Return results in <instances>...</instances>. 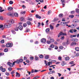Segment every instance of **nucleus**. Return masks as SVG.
<instances>
[{
  "instance_id": "obj_1",
  "label": "nucleus",
  "mask_w": 79,
  "mask_h": 79,
  "mask_svg": "<svg viewBox=\"0 0 79 79\" xmlns=\"http://www.w3.org/2000/svg\"><path fill=\"white\" fill-rule=\"evenodd\" d=\"M11 26V25L9 23H5L4 25V28H9Z\"/></svg>"
},
{
  "instance_id": "obj_2",
  "label": "nucleus",
  "mask_w": 79,
  "mask_h": 79,
  "mask_svg": "<svg viewBox=\"0 0 79 79\" xmlns=\"http://www.w3.org/2000/svg\"><path fill=\"white\" fill-rule=\"evenodd\" d=\"M8 14V15H9V16H15V17H18V13H12L10 14Z\"/></svg>"
},
{
  "instance_id": "obj_3",
  "label": "nucleus",
  "mask_w": 79,
  "mask_h": 79,
  "mask_svg": "<svg viewBox=\"0 0 79 79\" xmlns=\"http://www.w3.org/2000/svg\"><path fill=\"white\" fill-rule=\"evenodd\" d=\"M13 46V43H7L6 45V47H11Z\"/></svg>"
},
{
  "instance_id": "obj_4",
  "label": "nucleus",
  "mask_w": 79,
  "mask_h": 79,
  "mask_svg": "<svg viewBox=\"0 0 79 79\" xmlns=\"http://www.w3.org/2000/svg\"><path fill=\"white\" fill-rule=\"evenodd\" d=\"M67 34L66 33H63L62 32H60V33L58 35V37H60V35H66Z\"/></svg>"
},
{
  "instance_id": "obj_5",
  "label": "nucleus",
  "mask_w": 79,
  "mask_h": 79,
  "mask_svg": "<svg viewBox=\"0 0 79 79\" xmlns=\"http://www.w3.org/2000/svg\"><path fill=\"white\" fill-rule=\"evenodd\" d=\"M48 40H49L51 41V43H53L54 42L55 40L53 38H51L50 37H49L48 38Z\"/></svg>"
},
{
  "instance_id": "obj_6",
  "label": "nucleus",
  "mask_w": 79,
  "mask_h": 79,
  "mask_svg": "<svg viewBox=\"0 0 79 79\" xmlns=\"http://www.w3.org/2000/svg\"><path fill=\"white\" fill-rule=\"evenodd\" d=\"M79 20L77 19H73L72 21V22L73 23H79Z\"/></svg>"
},
{
  "instance_id": "obj_7",
  "label": "nucleus",
  "mask_w": 79,
  "mask_h": 79,
  "mask_svg": "<svg viewBox=\"0 0 79 79\" xmlns=\"http://www.w3.org/2000/svg\"><path fill=\"white\" fill-rule=\"evenodd\" d=\"M69 44V39L67 40V42H64L63 43V45H66V44H67V45H68V44Z\"/></svg>"
},
{
  "instance_id": "obj_8",
  "label": "nucleus",
  "mask_w": 79,
  "mask_h": 79,
  "mask_svg": "<svg viewBox=\"0 0 79 79\" xmlns=\"http://www.w3.org/2000/svg\"><path fill=\"white\" fill-rule=\"evenodd\" d=\"M9 23L10 24H11H11H13L14 23V20L13 19L10 20L9 21Z\"/></svg>"
},
{
  "instance_id": "obj_9",
  "label": "nucleus",
  "mask_w": 79,
  "mask_h": 79,
  "mask_svg": "<svg viewBox=\"0 0 79 79\" xmlns=\"http://www.w3.org/2000/svg\"><path fill=\"white\" fill-rule=\"evenodd\" d=\"M41 41L42 43H45L46 42V39L45 38H43L41 40Z\"/></svg>"
},
{
  "instance_id": "obj_10",
  "label": "nucleus",
  "mask_w": 79,
  "mask_h": 79,
  "mask_svg": "<svg viewBox=\"0 0 79 79\" xmlns=\"http://www.w3.org/2000/svg\"><path fill=\"white\" fill-rule=\"evenodd\" d=\"M44 58L46 60H48L49 58V55H45L44 56Z\"/></svg>"
},
{
  "instance_id": "obj_11",
  "label": "nucleus",
  "mask_w": 79,
  "mask_h": 79,
  "mask_svg": "<svg viewBox=\"0 0 79 79\" xmlns=\"http://www.w3.org/2000/svg\"><path fill=\"white\" fill-rule=\"evenodd\" d=\"M15 63H17V64H19V63L20 62L19 60H17L16 61H15L14 62H13V64H14V65H15Z\"/></svg>"
},
{
  "instance_id": "obj_12",
  "label": "nucleus",
  "mask_w": 79,
  "mask_h": 79,
  "mask_svg": "<svg viewBox=\"0 0 79 79\" xmlns=\"http://www.w3.org/2000/svg\"><path fill=\"white\" fill-rule=\"evenodd\" d=\"M35 16L36 18H38V19H40L41 18V17H40V16H39L38 15H36Z\"/></svg>"
},
{
  "instance_id": "obj_13",
  "label": "nucleus",
  "mask_w": 79,
  "mask_h": 79,
  "mask_svg": "<svg viewBox=\"0 0 79 79\" xmlns=\"http://www.w3.org/2000/svg\"><path fill=\"white\" fill-rule=\"evenodd\" d=\"M20 74L19 73H18V72H16V77H20Z\"/></svg>"
},
{
  "instance_id": "obj_14",
  "label": "nucleus",
  "mask_w": 79,
  "mask_h": 79,
  "mask_svg": "<svg viewBox=\"0 0 79 79\" xmlns=\"http://www.w3.org/2000/svg\"><path fill=\"white\" fill-rule=\"evenodd\" d=\"M76 45V43L73 42H72L71 44V46H73V45Z\"/></svg>"
},
{
  "instance_id": "obj_15",
  "label": "nucleus",
  "mask_w": 79,
  "mask_h": 79,
  "mask_svg": "<svg viewBox=\"0 0 79 79\" xmlns=\"http://www.w3.org/2000/svg\"><path fill=\"white\" fill-rule=\"evenodd\" d=\"M65 60L66 61H69V57H66L65 58Z\"/></svg>"
},
{
  "instance_id": "obj_16",
  "label": "nucleus",
  "mask_w": 79,
  "mask_h": 79,
  "mask_svg": "<svg viewBox=\"0 0 79 79\" xmlns=\"http://www.w3.org/2000/svg\"><path fill=\"white\" fill-rule=\"evenodd\" d=\"M62 3L63 4L62 5L64 6L65 5V4H64V3H65V2H64V0H61Z\"/></svg>"
},
{
  "instance_id": "obj_17",
  "label": "nucleus",
  "mask_w": 79,
  "mask_h": 79,
  "mask_svg": "<svg viewBox=\"0 0 79 79\" xmlns=\"http://www.w3.org/2000/svg\"><path fill=\"white\" fill-rule=\"evenodd\" d=\"M45 31L46 32H50V28H47L46 29Z\"/></svg>"
},
{
  "instance_id": "obj_18",
  "label": "nucleus",
  "mask_w": 79,
  "mask_h": 79,
  "mask_svg": "<svg viewBox=\"0 0 79 79\" xmlns=\"http://www.w3.org/2000/svg\"><path fill=\"white\" fill-rule=\"evenodd\" d=\"M12 9H13V8L11 7H9L8 8V10H9V11L12 10Z\"/></svg>"
},
{
  "instance_id": "obj_19",
  "label": "nucleus",
  "mask_w": 79,
  "mask_h": 79,
  "mask_svg": "<svg viewBox=\"0 0 79 79\" xmlns=\"http://www.w3.org/2000/svg\"><path fill=\"white\" fill-rule=\"evenodd\" d=\"M50 47L51 48H54V47H55V46L53 44H51L50 45Z\"/></svg>"
},
{
  "instance_id": "obj_20",
  "label": "nucleus",
  "mask_w": 79,
  "mask_h": 79,
  "mask_svg": "<svg viewBox=\"0 0 79 79\" xmlns=\"http://www.w3.org/2000/svg\"><path fill=\"white\" fill-rule=\"evenodd\" d=\"M69 18H73L74 17V16L73 15H70L69 16Z\"/></svg>"
},
{
  "instance_id": "obj_21",
  "label": "nucleus",
  "mask_w": 79,
  "mask_h": 79,
  "mask_svg": "<svg viewBox=\"0 0 79 79\" xmlns=\"http://www.w3.org/2000/svg\"><path fill=\"white\" fill-rule=\"evenodd\" d=\"M55 71H52L50 72L49 73V74H52V73H55Z\"/></svg>"
},
{
  "instance_id": "obj_22",
  "label": "nucleus",
  "mask_w": 79,
  "mask_h": 79,
  "mask_svg": "<svg viewBox=\"0 0 79 79\" xmlns=\"http://www.w3.org/2000/svg\"><path fill=\"white\" fill-rule=\"evenodd\" d=\"M76 37V35H70L71 38H73V37Z\"/></svg>"
},
{
  "instance_id": "obj_23",
  "label": "nucleus",
  "mask_w": 79,
  "mask_h": 79,
  "mask_svg": "<svg viewBox=\"0 0 79 79\" xmlns=\"http://www.w3.org/2000/svg\"><path fill=\"white\" fill-rule=\"evenodd\" d=\"M59 17H60V18H62V17H63V15L62 14H60L59 15Z\"/></svg>"
},
{
  "instance_id": "obj_24",
  "label": "nucleus",
  "mask_w": 79,
  "mask_h": 79,
  "mask_svg": "<svg viewBox=\"0 0 79 79\" xmlns=\"http://www.w3.org/2000/svg\"><path fill=\"white\" fill-rule=\"evenodd\" d=\"M19 29H23V26H19V27H18Z\"/></svg>"
},
{
  "instance_id": "obj_25",
  "label": "nucleus",
  "mask_w": 79,
  "mask_h": 79,
  "mask_svg": "<svg viewBox=\"0 0 79 79\" xmlns=\"http://www.w3.org/2000/svg\"><path fill=\"white\" fill-rule=\"evenodd\" d=\"M2 72H5V71H6V69H5V68L2 69Z\"/></svg>"
},
{
  "instance_id": "obj_26",
  "label": "nucleus",
  "mask_w": 79,
  "mask_h": 79,
  "mask_svg": "<svg viewBox=\"0 0 79 79\" xmlns=\"http://www.w3.org/2000/svg\"><path fill=\"white\" fill-rule=\"evenodd\" d=\"M14 65H14V64H13V63H10V65H9V66L10 67H13V66Z\"/></svg>"
},
{
  "instance_id": "obj_27",
  "label": "nucleus",
  "mask_w": 79,
  "mask_h": 79,
  "mask_svg": "<svg viewBox=\"0 0 79 79\" xmlns=\"http://www.w3.org/2000/svg\"><path fill=\"white\" fill-rule=\"evenodd\" d=\"M27 24H28V25H31V23L30 21H28L27 22Z\"/></svg>"
},
{
  "instance_id": "obj_28",
  "label": "nucleus",
  "mask_w": 79,
  "mask_h": 79,
  "mask_svg": "<svg viewBox=\"0 0 79 79\" xmlns=\"http://www.w3.org/2000/svg\"><path fill=\"white\" fill-rule=\"evenodd\" d=\"M25 13H26L25 11H22L21 12L20 14L21 15H24V14H25Z\"/></svg>"
},
{
  "instance_id": "obj_29",
  "label": "nucleus",
  "mask_w": 79,
  "mask_h": 79,
  "mask_svg": "<svg viewBox=\"0 0 79 79\" xmlns=\"http://www.w3.org/2000/svg\"><path fill=\"white\" fill-rule=\"evenodd\" d=\"M47 43L48 44H51V41H50H50H48V40L47 41Z\"/></svg>"
},
{
  "instance_id": "obj_30",
  "label": "nucleus",
  "mask_w": 79,
  "mask_h": 79,
  "mask_svg": "<svg viewBox=\"0 0 79 79\" xmlns=\"http://www.w3.org/2000/svg\"><path fill=\"white\" fill-rule=\"evenodd\" d=\"M51 13H52V11H51V10H49L48 12V15H50V14H51Z\"/></svg>"
},
{
  "instance_id": "obj_31",
  "label": "nucleus",
  "mask_w": 79,
  "mask_h": 79,
  "mask_svg": "<svg viewBox=\"0 0 79 79\" xmlns=\"http://www.w3.org/2000/svg\"><path fill=\"white\" fill-rule=\"evenodd\" d=\"M19 29V28L18 27H16L15 28V31H18Z\"/></svg>"
},
{
  "instance_id": "obj_32",
  "label": "nucleus",
  "mask_w": 79,
  "mask_h": 79,
  "mask_svg": "<svg viewBox=\"0 0 79 79\" xmlns=\"http://www.w3.org/2000/svg\"><path fill=\"white\" fill-rule=\"evenodd\" d=\"M41 24V23H40V22H39L38 23V25L37 26V27H40V26Z\"/></svg>"
},
{
  "instance_id": "obj_33",
  "label": "nucleus",
  "mask_w": 79,
  "mask_h": 79,
  "mask_svg": "<svg viewBox=\"0 0 79 79\" xmlns=\"http://www.w3.org/2000/svg\"><path fill=\"white\" fill-rule=\"evenodd\" d=\"M76 11L77 13H79V9H76Z\"/></svg>"
},
{
  "instance_id": "obj_34",
  "label": "nucleus",
  "mask_w": 79,
  "mask_h": 79,
  "mask_svg": "<svg viewBox=\"0 0 79 79\" xmlns=\"http://www.w3.org/2000/svg\"><path fill=\"white\" fill-rule=\"evenodd\" d=\"M69 32H70V33H73V29H71L70 30Z\"/></svg>"
},
{
  "instance_id": "obj_35",
  "label": "nucleus",
  "mask_w": 79,
  "mask_h": 79,
  "mask_svg": "<svg viewBox=\"0 0 79 79\" xmlns=\"http://www.w3.org/2000/svg\"><path fill=\"white\" fill-rule=\"evenodd\" d=\"M9 3L10 4V5H12V4H13V2L11 1H10L9 2Z\"/></svg>"
},
{
  "instance_id": "obj_36",
  "label": "nucleus",
  "mask_w": 79,
  "mask_h": 79,
  "mask_svg": "<svg viewBox=\"0 0 79 79\" xmlns=\"http://www.w3.org/2000/svg\"><path fill=\"white\" fill-rule=\"evenodd\" d=\"M50 28L51 30L53 29V26H52V25H50Z\"/></svg>"
},
{
  "instance_id": "obj_37",
  "label": "nucleus",
  "mask_w": 79,
  "mask_h": 79,
  "mask_svg": "<svg viewBox=\"0 0 79 79\" xmlns=\"http://www.w3.org/2000/svg\"><path fill=\"white\" fill-rule=\"evenodd\" d=\"M23 27H26L27 26V24L24 23L23 24Z\"/></svg>"
},
{
  "instance_id": "obj_38",
  "label": "nucleus",
  "mask_w": 79,
  "mask_h": 79,
  "mask_svg": "<svg viewBox=\"0 0 79 79\" xmlns=\"http://www.w3.org/2000/svg\"><path fill=\"white\" fill-rule=\"evenodd\" d=\"M40 58H44V56H43L42 55H40Z\"/></svg>"
},
{
  "instance_id": "obj_39",
  "label": "nucleus",
  "mask_w": 79,
  "mask_h": 79,
  "mask_svg": "<svg viewBox=\"0 0 79 79\" xmlns=\"http://www.w3.org/2000/svg\"><path fill=\"white\" fill-rule=\"evenodd\" d=\"M4 42H5V41L4 40H2L1 41V44H3V43H4Z\"/></svg>"
},
{
  "instance_id": "obj_40",
  "label": "nucleus",
  "mask_w": 79,
  "mask_h": 79,
  "mask_svg": "<svg viewBox=\"0 0 79 79\" xmlns=\"http://www.w3.org/2000/svg\"><path fill=\"white\" fill-rule=\"evenodd\" d=\"M24 19L23 17H21L20 19V21H24Z\"/></svg>"
},
{
  "instance_id": "obj_41",
  "label": "nucleus",
  "mask_w": 79,
  "mask_h": 79,
  "mask_svg": "<svg viewBox=\"0 0 79 79\" xmlns=\"http://www.w3.org/2000/svg\"><path fill=\"white\" fill-rule=\"evenodd\" d=\"M30 60H33L34 59V57H32V56L30 57Z\"/></svg>"
},
{
  "instance_id": "obj_42",
  "label": "nucleus",
  "mask_w": 79,
  "mask_h": 79,
  "mask_svg": "<svg viewBox=\"0 0 79 79\" xmlns=\"http://www.w3.org/2000/svg\"><path fill=\"white\" fill-rule=\"evenodd\" d=\"M8 48H6L4 49V52H8Z\"/></svg>"
},
{
  "instance_id": "obj_43",
  "label": "nucleus",
  "mask_w": 79,
  "mask_h": 79,
  "mask_svg": "<svg viewBox=\"0 0 79 79\" xmlns=\"http://www.w3.org/2000/svg\"><path fill=\"white\" fill-rule=\"evenodd\" d=\"M69 64H74V62L73 61H72L69 62Z\"/></svg>"
},
{
  "instance_id": "obj_44",
  "label": "nucleus",
  "mask_w": 79,
  "mask_h": 79,
  "mask_svg": "<svg viewBox=\"0 0 79 79\" xmlns=\"http://www.w3.org/2000/svg\"><path fill=\"white\" fill-rule=\"evenodd\" d=\"M75 50L76 51H79V48H75Z\"/></svg>"
},
{
  "instance_id": "obj_45",
  "label": "nucleus",
  "mask_w": 79,
  "mask_h": 79,
  "mask_svg": "<svg viewBox=\"0 0 79 79\" xmlns=\"http://www.w3.org/2000/svg\"><path fill=\"white\" fill-rule=\"evenodd\" d=\"M64 36H63L61 37V38H60V39H61V40H64Z\"/></svg>"
},
{
  "instance_id": "obj_46",
  "label": "nucleus",
  "mask_w": 79,
  "mask_h": 79,
  "mask_svg": "<svg viewBox=\"0 0 79 79\" xmlns=\"http://www.w3.org/2000/svg\"><path fill=\"white\" fill-rule=\"evenodd\" d=\"M15 73V71L14 70L12 72H11V74L13 75V74Z\"/></svg>"
},
{
  "instance_id": "obj_47",
  "label": "nucleus",
  "mask_w": 79,
  "mask_h": 79,
  "mask_svg": "<svg viewBox=\"0 0 79 79\" xmlns=\"http://www.w3.org/2000/svg\"><path fill=\"white\" fill-rule=\"evenodd\" d=\"M59 48H60V49H61V50H62V49L63 48V46H60L59 47Z\"/></svg>"
},
{
  "instance_id": "obj_48",
  "label": "nucleus",
  "mask_w": 79,
  "mask_h": 79,
  "mask_svg": "<svg viewBox=\"0 0 79 79\" xmlns=\"http://www.w3.org/2000/svg\"><path fill=\"white\" fill-rule=\"evenodd\" d=\"M23 61V60L22 59H20L19 60V61L20 63H22V62Z\"/></svg>"
},
{
  "instance_id": "obj_49",
  "label": "nucleus",
  "mask_w": 79,
  "mask_h": 79,
  "mask_svg": "<svg viewBox=\"0 0 79 79\" xmlns=\"http://www.w3.org/2000/svg\"><path fill=\"white\" fill-rule=\"evenodd\" d=\"M8 70H9V71H11V70H12V68H8Z\"/></svg>"
},
{
  "instance_id": "obj_50",
  "label": "nucleus",
  "mask_w": 79,
  "mask_h": 79,
  "mask_svg": "<svg viewBox=\"0 0 79 79\" xmlns=\"http://www.w3.org/2000/svg\"><path fill=\"white\" fill-rule=\"evenodd\" d=\"M29 29H27L26 30V31H25V32H29Z\"/></svg>"
},
{
  "instance_id": "obj_51",
  "label": "nucleus",
  "mask_w": 79,
  "mask_h": 79,
  "mask_svg": "<svg viewBox=\"0 0 79 79\" xmlns=\"http://www.w3.org/2000/svg\"><path fill=\"white\" fill-rule=\"evenodd\" d=\"M11 32L14 34H16V33L15 32L14 30H12Z\"/></svg>"
},
{
  "instance_id": "obj_52",
  "label": "nucleus",
  "mask_w": 79,
  "mask_h": 79,
  "mask_svg": "<svg viewBox=\"0 0 79 79\" xmlns=\"http://www.w3.org/2000/svg\"><path fill=\"white\" fill-rule=\"evenodd\" d=\"M5 74L6 75V76H9V75H10V74L8 72H6Z\"/></svg>"
},
{
  "instance_id": "obj_53",
  "label": "nucleus",
  "mask_w": 79,
  "mask_h": 79,
  "mask_svg": "<svg viewBox=\"0 0 79 79\" xmlns=\"http://www.w3.org/2000/svg\"><path fill=\"white\" fill-rule=\"evenodd\" d=\"M52 63L50 62H48V66H50V65L52 64Z\"/></svg>"
},
{
  "instance_id": "obj_54",
  "label": "nucleus",
  "mask_w": 79,
  "mask_h": 79,
  "mask_svg": "<svg viewBox=\"0 0 79 79\" xmlns=\"http://www.w3.org/2000/svg\"><path fill=\"white\" fill-rule=\"evenodd\" d=\"M26 62L27 63H30V61H29V60H27L26 61Z\"/></svg>"
},
{
  "instance_id": "obj_55",
  "label": "nucleus",
  "mask_w": 79,
  "mask_h": 79,
  "mask_svg": "<svg viewBox=\"0 0 79 79\" xmlns=\"http://www.w3.org/2000/svg\"><path fill=\"white\" fill-rule=\"evenodd\" d=\"M74 11H73L71 12V15H73V14H74Z\"/></svg>"
},
{
  "instance_id": "obj_56",
  "label": "nucleus",
  "mask_w": 79,
  "mask_h": 79,
  "mask_svg": "<svg viewBox=\"0 0 79 79\" xmlns=\"http://www.w3.org/2000/svg\"><path fill=\"white\" fill-rule=\"evenodd\" d=\"M73 31L74 32H77V30L75 29H73Z\"/></svg>"
},
{
  "instance_id": "obj_57",
  "label": "nucleus",
  "mask_w": 79,
  "mask_h": 79,
  "mask_svg": "<svg viewBox=\"0 0 79 79\" xmlns=\"http://www.w3.org/2000/svg\"><path fill=\"white\" fill-rule=\"evenodd\" d=\"M75 39H71V41H73V42H75Z\"/></svg>"
},
{
  "instance_id": "obj_58",
  "label": "nucleus",
  "mask_w": 79,
  "mask_h": 79,
  "mask_svg": "<svg viewBox=\"0 0 79 79\" xmlns=\"http://www.w3.org/2000/svg\"><path fill=\"white\" fill-rule=\"evenodd\" d=\"M44 62L46 66H47L48 65L47 62L46 61V60H45Z\"/></svg>"
},
{
  "instance_id": "obj_59",
  "label": "nucleus",
  "mask_w": 79,
  "mask_h": 79,
  "mask_svg": "<svg viewBox=\"0 0 79 79\" xmlns=\"http://www.w3.org/2000/svg\"><path fill=\"white\" fill-rule=\"evenodd\" d=\"M31 73H35V70H34V69H32L31 72Z\"/></svg>"
},
{
  "instance_id": "obj_60",
  "label": "nucleus",
  "mask_w": 79,
  "mask_h": 79,
  "mask_svg": "<svg viewBox=\"0 0 79 79\" xmlns=\"http://www.w3.org/2000/svg\"><path fill=\"white\" fill-rule=\"evenodd\" d=\"M58 60H61V57L60 56L59 57Z\"/></svg>"
},
{
  "instance_id": "obj_61",
  "label": "nucleus",
  "mask_w": 79,
  "mask_h": 79,
  "mask_svg": "<svg viewBox=\"0 0 79 79\" xmlns=\"http://www.w3.org/2000/svg\"><path fill=\"white\" fill-rule=\"evenodd\" d=\"M55 49L57 50V49H58V47L56 46H55Z\"/></svg>"
},
{
  "instance_id": "obj_62",
  "label": "nucleus",
  "mask_w": 79,
  "mask_h": 79,
  "mask_svg": "<svg viewBox=\"0 0 79 79\" xmlns=\"http://www.w3.org/2000/svg\"><path fill=\"white\" fill-rule=\"evenodd\" d=\"M3 27V25H0V28H2Z\"/></svg>"
},
{
  "instance_id": "obj_63",
  "label": "nucleus",
  "mask_w": 79,
  "mask_h": 79,
  "mask_svg": "<svg viewBox=\"0 0 79 79\" xmlns=\"http://www.w3.org/2000/svg\"><path fill=\"white\" fill-rule=\"evenodd\" d=\"M79 56V53H77L76 54V56Z\"/></svg>"
},
{
  "instance_id": "obj_64",
  "label": "nucleus",
  "mask_w": 79,
  "mask_h": 79,
  "mask_svg": "<svg viewBox=\"0 0 79 79\" xmlns=\"http://www.w3.org/2000/svg\"><path fill=\"white\" fill-rule=\"evenodd\" d=\"M78 41V39H75V42H77Z\"/></svg>"
}]
</instances>
